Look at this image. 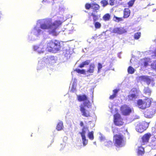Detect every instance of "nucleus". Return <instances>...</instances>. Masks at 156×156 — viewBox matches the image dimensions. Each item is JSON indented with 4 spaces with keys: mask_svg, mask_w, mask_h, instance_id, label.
I'll return each instance as SVG.
<instances>
[{
    "mask_svg": "<svg viewBox=\"0 0 156 156\" xmlns=\"http://www.w3.org/2000/svg\"><path fill=\"white\" fill-rule=\"evenodd\" d=\"M61 42L57 40H51L47 42L46 49L48 52L56 53L60 50Z\"/></svg>",
    "mask_w": 156,
    "mask_h": 156,
    "instance_id": "nucleus-1",
    "label": "nucleus"
},
{
    "mask_svg": "<svg viewBox=\"0 0 156 156\" xmlns=\"http://www.w3.org/2000/svg\"><path fill=\"white\" fill-rule=\"evenodd\" d=\"M152 98L146 97L144 99H138L137 101V105L138 108L142 110H144L151 106L152 103Z\"/></svg>",
    "mask_w": 156,
    "mask_h": 156,
    "instance_id": "nucleus-2",
    "label": "nucleus"
},
{
    "mask_svg": "<svg viewBox=\"0 0 156 156\" xmlns=\"http://www.w3.org/2000/svg\"><path fill=\"white\" fill-rule=\"evenodd\" d=\"M113 143L116 147H119L124 146L125 144L124 137L122 134H115L113 137Z\"/></svg>",
    "mask_w": 156,
    "mask_h": 156,
    "instance_id": "nucleus-3",
    "label": "nucleus"
},
{
    "mask_svg": "<svg viewBox=\"0 0 156 156\" xmlns=\"http://www.w3.org/2000/svg\"><path fill=\"white\" fill-rule=\"evenodd\" d=\"M91 106V104L89 101L87 102H84L83 104H81L80 105V110L83 116L85 117H90V113L88 110L85 109V107L90 108Z\"/></svg>",
    "mask_w": 156,
    "mask_h": 156,
    "instance_id": "nucleus-4",
    "label": "nucleus"
},
{
    "mask_svg": "<svg viewBox=\"0 0 156 156\" xmlns=\"http://www.w3.org/2000/svg\"><path fill=\"white\" fill-rule=\"evenodd\" d=\"M115 111L118 112V110L115 109ZM113 121L115 125L117 126H120L123 125L124 124L123 119L118 112L113 115Z\"/></svg>",
    "mask_w": 156,
    "mask_h": 156,
    "instance_id": "nucleus-5",
    "label": "nucleus"
},
{
    "mask_svg": "<svg viewBox=\"0 0 156 156\" xmlns=\"http://www.w3.org/2000/svg\"><path fill=\"white\" fill-rule=\"evenodd\" d=\"M156 113V103H153L149 108L147 109L144 112L145 116L147 118H151L153 117Z\"/></svg>",
    "mask_w": 156,
    "mask_h": 156,
    "instance_id": "nucleus-6",
    "label": "nucleus"
},
{
    "mask_svg": "<svg viewBox=\"0 0 156 156\" xmlns=\"http://www.w3.org/2000/svg\"><path fill=\"white\" fill-rule=\"evenodd\" d=\"M149 125V123L143 121L137 124L136 126V130L139 133H142L147 129Z\"/></svg>",
    "mask_w": 156,
    "mask_h": 156,
    "instance_id": "nucleus-7",
    "label": "nucleus"
},
{
    "mask_svg": "<svg viewBox=\"0 0 156 156\" xmlns=\"http://www.w3.org/2000/svg\"><path fill=\"white\" fill-rule=\"evenodd\" d=\"M50 21L49 20H47L44 23L41 25V28L43 30L50 29V28L52 27L53 26L57 27L60 24L59 21H54L53 23L49 24Z\"/></svg>",
    "mask_w": 156,
    "mask_h": 156,
    "instance_id": "nucleus-8",
    "label": "nucleus"
},
{
    "mask_svg": "<svg viewBox=\"0 0 156 156\" xmlns=\"http://www.w3.org/2000/svg\"><path fill=\"white\" fill-rule=\"evenodd\" d=\"M120 110L122 114L124 115H129L132 112L131 108L126 105L122 106Z\"/></svg>",
    "mask_w": 156,
    "mask_h": 156,
    "instance_id": "nucleus-9",
    "label": "nucleus"
},
{
    "mask_svg": "<svg viewBox=\"0 0 156 156\" xmlns=\"http://www.w3.org/2000/svg\"><path fill=\"white\" fill-rule=\"evenodd\" d=\"M88 130L87 127L83 126L82 129V131L81 132H80L83 141V144L84 146H85L87 144V140L86 139L85 136V134L86 131Z\"/></svg>",
    "mask_w": 156,
    "mask_h": 156,
    "instance_id": "nucleus-10",
    "label": "nucleus"
},
{
    "mask_svg": "<svg viewBox=\"0 0 156 156\" xmlns=\"http://www.w3.org/2000/svg\"><path fill=\"white\" fill-rule=\"evenodd\" d=\"M151 136V135L150 133H148L145 134L141 138V145H144L148 143Z\"/></svg>",
    "mask_w": 156,
    "mask_h": 156,
    "instance_id": "nucleus-11",
    "label": "nucleus"
},
{
    "mask_svg": "<svg viewBox=\"0 0 156 156\" xmlns=\"http://www.w3.org/2000/svg\"><path fill=\"white\" fill-rule=\"evenodd\" d=\"M126 32V29L122 27L114 28L112 31V33L119 34H121Z\"/></svg>",
    "mask_w": 156,
    "mask_h": 156,
    "instance_id": "nucleus-12",
    "label": "nucleus"
},
{
    "mask_svg": "<svg viewBox=\"0 0 156 156\" xmlns=\"http://www.w3.org/2000/svg\"><path fill=\"white\" fill-rule=\"evenodd\" d=\"M139 80L140 81L146 82L148 85H149L151 82L154 81L153 79H151L150 78L149 76H139Z\"/></svg>",
    "mask_w": 156,
    "mask_h": 156,
    "instance_id": "nucleus-13",
    "label": "nucleus"
},
{
    "mask_svg": "<svg viewBox=\"0 0 156 156\" xmlns=\"http://www.w3.org/2000/svg\"><path fill=\"white\" fill-rule=\"evenodd\" d=\"M55 21H59L60 22V24L57 27L55 26H53L52 27L50 28L49 30V34H51L53 35L56 36L57 35V33L56 31V30L57 29L58 27L61 25L62 22L60 20H56Z\"/></svg>",
    "mask_w": 156,
    "mask_h": 156,
    "instance_id": "nucleus-14",
    "label": "nucleus"
},
{
    "mask_svg": "<svg viewBox=\"0 0 156 156\" xmlns=\"http://www.w3.org/2000/svg\"><path fill=\"white\" fill-rule=\"evenodd\" d=\"M34 49L35 51H37L39 53H43L44 51V47L42 45L34 46Z\"/></svg>",
    "mask_w": 156,
    "mask_h": 156,
    "instance_id": "nucleus-15",
    "label": "nucleus"
},
{
    "mask_svg": "<svg viewBox=\"0 0 156 156\" xmlns=\"http://www.w3.org/2000/svg\"><path fill=\"white\" fill-rule=\"evenodd\" d=\"M77 99L78 101L80 102L82 101H87V102L88 101V98L87 97L85 94L78 95L77 97ZM85 102H87V101H86Z\"/></svg>",
    "mask_w": 156,
    "mask_h": 156,
    "instance_id": "nucleus-16",
    "label": "nucleus"
},
{
    "mask_svg": "<svg viewBox=\"0 0 156 156\" xmlns=\"http://www.w3.org/2000/svg\"><path fill=\"white\" fill-rule=\"evenodd\" d=\"M123 17L124 18H128L130 15V11L129 8H125L124 9L123 12Z\"/></svg>",
    "mask_w": 156,
    "mask_h": 156,
    "instance_id": "nucleus-17",
    "label": "nucleus"
},
{
    "mask_svg": "<svg viewBox=\"0 0 156 156\" xmlns=\"http://www.w3.org/2000/svg\"><path fill=\"white\" fill-rule=\"evenodd\" d=\"M95 65L94 63H92L89 66V68L87 70L88 73H93L94 71V69L95 68Z\"/></svg>",
    "mask_w": 156,
    "mask_h": 156,
    "instance_id": "nucleus-18",
    "label": "nucleus"
},
{
    "mask_svg": "<svg viewBox=\"0 0 156 156\" xmlns=\"http://www.w3.org/2000/svg\"><path fill=\"white\" fill-rule=\"evenodd\" d=\"M151 90L148 87L145 88L144 90V94L147 97H150L151 96Z\"/></svg>",
    "mask_w": 156,
    "mask_h": 156,
    "instance_id": "nucleus-19",
    "label": "nucleus"
},
{
    "mask_svg": "<svg viewBox=\"0 0 156 156\" xmlns=\"http://www.w3.org/2000/svg\"><path fill=\"white\" fill-rule=\"evenodd\" d=\"M93 16V21L94 22H95L96 21L99 19V17L98 15H95L93 12H92L90 15H89L88 16V18L90 19V20H91V16Z\"/></svg>",
    "mask_w": 156,
    "mask_h": 156,
    "instance_id": "nucleus-20",
    "label": "nucleus"
},
{
    "mask_svg": "<svg viewBox=\"0 0 156 156\" xmlns=\"http://www.w3.org/2000/svg\"><path fill=\"white\" fill-rule=\"evenodd\" d=\"M144 153V148L140 146L138 147L137 154L139 156L142 155Z\"/></svg>",
    "mask_w": 156,
    "mask_h": 156,
    "instance_id": "nucleus-21",
    "label": "nucleus"
},
{
    "mask_svg": "<svg viewBox=\"0 0 156 156\" xmlns=\"http://www.w3.org/2000/svg\"><path fill=\"white\" fill-rule=\"evenodd\" d=\"M119 89H115L113 90V94L112 95H110L109 98L110 99L112 100L115 98L117 95L118 92L119 91Z\"/></svg>",
    "mask_w": 156,
    "mask_h": 156,
    "instance_id": "nucleus-22",
    "label": "nucleus"
},
{
    "mask_svg": "<svg viewBox=\"0 0 156 156\" xmlns=\"http://www.w3.org/2000/svg\"><path fill=\"white\" fill-rule=\"evenodd\" d=\"M138 95L136 94H133L128 95V98L129 101H133L137 98Z\"/></svg>",
    "mask_w": 156,
    "mask_h": 156,
    "instance_id": "nucleus-23",
    "label": "nucleus"
},
{
    "mask_svg": "<svg viewBox=\"0 0 156 156\" xmlns=\"http://www.w3.org/2000/svg\"><path fill=\"white\" fill-rule=\"evenodd\" d=\"M63 127V122L62 121H60L57 124L56 129L58 131H60L62 129Z\"/></svg>",
    "mask_w": 156,
    "mask_h": 156,
    "instance_id": "nucleus-24",
    "label": "nucleus"
},
{
    "mask_svg": "<svg viewBox=\"0 0 156 156\" xmlns=\"http://www.w3.org/2000/svg\"><path fill=\"white\" fill-rule=\"evenodd\" d=\"M102 19L105 21H108L111 19V15L109 13H106L103 16Z\"/></svg>",
    "mask_w": 156,
    "mask_h": 156,
    "instance_id": "nucleus-25",
    "label": "nucleus"
},
{
    "mask_svg": "<svg viewBox=\"0 0 156 156\" xmlns=\"http://www.w3.org/2000/svg\"><path fill=\"white\" fill-rule=\"evenodd\" d=\"M100 8V6L96 3H92L91 9L94 11H96L98 10Z\"/></svg>",
    "mask_w": 156,
    "mask_h": 156,
    "instance_id": "nucleus-26",
    "label": "nucleus"
},
{
    "mask_svg": "<svg viewBox=\"0 0 156 156\" xmlns=\"http://www.w3.org/2000/svg\"><path fill=\"white\" fill-rule=\"evenodd\" d=\"M113 20L116 22H119V21H122L123 19L122 18L114 16L113 18Z\"/></svg>",
    "mask_w": 156,
    "mask_h": 156,
    "instance_id": "nucleus-27",
    "label": "nucleus"
},
{
    "mask_svg": "<svg viewBox=\"0 0 156 156\" xmlns=\"http://www.w3.org/2000/svg\"><path fill=\"white\" fill-rule=\"evenodd\" d=\"M127 71L129 74H132L134 73L135 69L132 66H129L128 68Z\"/></svg>",
    "mask_w": 156,
    "mask_h": 156,
    "instance_id": "nucleus-28",
    "label": "nucleus"
},
{
    "mask_svg": "<svg viewBox=\"0 0 156 156\" xmlns=\"http://www.w3.org/2000/svg\"><path fill=\"white\" fill-rule=\"evenodd\" d=\"M88 136L90 139L92 140L94 139V132L93 131L88 133Z\"/></svg>",
    "mask_w": 156,
    "mask_h": 156,
    "instance_id": "nucleus-29",
    "label": "nucleus"
},
{
    "mask_svg": "<svg viewBox=\"0 0 156 156\" xmlns=\"http://www.w3.org/2000/svg\"><path fill=\"white\" fill-rule=\"evenodd\" d=\"M74 71L78 73L81 74H84L85 73V71L84 69H76L74 70Z\"/></svg>",
    "mask_w": 156,
    "mask_h": 156,
    "instance_id": "nucleus-30",
    "label": "nucleus"
},
{
    "mask_svg": "<svg viewBox=\"0 0 156 156\" xmlns=\"http://www.w3.org/2000/svg\"><path fill=\"white\" fill-rule=\"evenodd\" d=\"M94 25L96 29H99L101 27V24L99 22H94Z\"/></svg>",
    "mask_w": 156,
    "mask_h": 156,
    "instance_id": "nucleus-31",
    "label": "nucleus"
},
{
    "mask_svg": "<svg viewBox=\"0 0 156 156\" xmlns=\"http://www.w3.org/2000/svg\"><path fill=\"white\" fill-rule=\"evenodd\" d=\"M141 34L140 32H138L135 34L134 35V38L135 39H138L140 36Z\"/></svg>",
    "mask_w": 156,
    "mask_h": 156,
    "instance_id": "nucleus-32",
    "label": "nucleus"
},
{
    "mask_svg": "<svg viewBox=\"0 0 156 156\" xmlns=\"http://www.w3.org/2000/svg\"><path fill=\"white\" fill-rule=\"evenodd\" d=\"M136 0H130L128 3L127 5L129 7L133 6Z\"/></svg>",
    "mask_w": 156,
    "mask_h": 156,
    "instance_id": "nucleus-33",
    "label": "nucleus"
},
{
    "mask_svg": "<svg viewBox=\"0 0 156 156\" xmlns=\"http://www.w3.org/2000/svg\"><path fill=\"white\" fill-rule=\"evenodd\" d=\"M112 145V142L111 141H108L105 142V145L107 147L111 146Z\"/></svg>",
    "mask_w": 156,
    "mask_h": 156,
    "instance_id": "nucleus-34",
    "label": "nucleus"
},
{
    "mask_svg": "<svg viewBox=\"0 0 156 156\" xmlns=\"http://www.w3.org/2000/svg\"><path fill=\"white\" fill-rule=\"evenodd\" d=\"M101 3L103 5V6L104 7L108 4V1L106 0H102L101 1Z\"/></svg>",
    "mask_w": 156,
    "mask_h": 156,
    "instance_id": "nucleus-35",
    "label": "nucleus"
},
{
    "mask_svg": "<svg viewBox=\"0 0 156 156\" xmlns=\"http://www.w3.org/2000/svg\"><path fill=\"white\" fill-rule=\"evenodd\" d=\"M156 61H154L153 63L151 64V67L152 69L156 70Z\"/></svg>",
    "mask_w": 156,
    "mask_h": 156,
    "instance_id": "nucleus-36",
    "label": "nucleus"
},
{
    "mask_svg": "<svg viewBox=\"0 0 156 156\" xmlns=\"http://www.w3.org/2000/svg\"><path fill=\"white\" fill-rule=\"evenodd\" d=\"M102 68V64L100 63H98V73L99 72L101 71V70Z\"/></svg>",
    "mask_w": 156,
    "mask_h": 156,
    "instance_id": "nucleus-37",
    "label": "nucleus"
},
{
    "mask_svg": "<svg viewBox=\"0 0 156 156\" xmlns=\"http://www.w3.org/2000/svg\"><path fill=\"white\" fill-rule=\"evenodd\" d=\"M92 4L86 3L85 5V8L87 9H89L90 8H91Z\"/></svg>",
    "mask_w": 156,
    "mask_h": 156,
    "instance_id": "nucleus-38",
    "label": "nucleus"
},
{
    "mask_svg": "<svg viewBox=\"0 0 156 156\" xmlns=\"http://www.w3.org/2000/svg\"><path fill=\"white\" fill-rule=\"evenodd\" d=\"M90 60H87L85 61H84L83 62V64L84 66H86V65H88L89 64V63H90Z\"/></svg>",
    "mask_w": 156,
    "mask_h": 156,
    "instance_id": "nucleus-39",
    "label": "nucleus"
},
{
    "mask_svg": "<svg viewBox=\"0 0 156 156\" xmlns=\"http://www.w3.org/2000/svg\"><path fill=\"white\" fill-rule=\"evenodd\" d=\"M131 91L133 93H136V94L138 93V90L136 88H133L131 90Z\"/></svg>",
    "mask_w": 156,
    "mask_h": 156,
    "instance_id": "nucleus-40",
    "label": "nucleus"
},
{
    "mask_svg": "<svg viewBox=\"0 0 156 156\" xmlns=\"http://www.w3.org/2000/svg\"><path fill=\"white\" fill-rule=\"evenodd\" d=\"M115 0H109V4L111 5H114Z\"/></svg>",
    "mask_w": 156,
    "mask_h": 156,
    "instance_id": "nucleus-41",
    "label": "nucleus"
},
{
    "mask_svg": "<svg viewBox=\"0 0 156 156\" xmlns=\"http://www.w3.org/2000/svg\"><path fill=\"white\" fill-rule=\"evenodd\" d=\"M148 61H146L143 62L144 66L145 67H146L148 65Z\"/></svg>",
    "mask_w": 156,
    "mask_h": 156,
    "instance_id": "nucleus-42",
    "label": "nucleus"
},
{
    "mask_svg": "<svg viewBox=\"0 0 156 156\" xmlns=\"http://www.w3.org/2000/svg\"><path fill=\"white\" fill-rule=\"evenodd\" d=\"M54 58V56H51V57H48L47 58V59L49 61L50 60H51V59H53V58Z\"/></svg>",
    "mask_w": 156,
    "mask_h": 156,
    "instance_id": "nucleus-43",
    "label": "nucleus"
},
{
    "mask_svg": "<svg viewBox=\"0 0 156 156\" xmlns=\"http://www.w3.org/2000/svg\"><path fill=\"white\" fill-rule=\"evenodd\" d=\"M84 66L83 62L78 66V67H80V68H83Z\"/></svg>",
    "mask_w": 156,
    "mask_h": 156,
    "instance_id": "nucleus-44",
    "label": "nucleus"
},
{
    "mask_svg": "<svg viewBox=\"0 0 156 156\" xmlns=\"http://www.w3.org/2000/svg\"><path fill=\"white\" fill-rule=\"evenodd\" d=\"M80 126L81 127H82V126H84V123H83V122H82V121L80 122Z\"/></svg>",
    "mask_w": 156,
    "mask_h": 156,
    "instance_id": "nucleus-45",
    "label": "nucleus"
},
{
    "mask_svg": "<svg viewBox=\"0 0 156 156\" xmlns=\"http://www.w3.org/2000/svg\"><path fill=\"white\" fill-rule=\"evenodd\" d=\"M41 30L40 29H38L37 30V31L38 33H39L41 32Z\"/></svg>",
    "mask_w": 156,
    "mask_h": 156,
    "instance_id": "nucleus-46",
    "label": "nucleus"
}]
</instances>
